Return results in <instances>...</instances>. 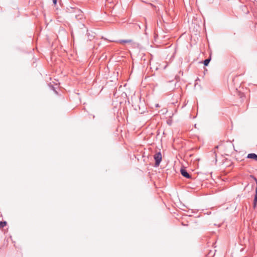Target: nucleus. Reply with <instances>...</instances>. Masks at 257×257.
I'll list each match as a JSON object with an SVG mask.
<instances>
[{
	"label": "nucleus",
	"mask_w": 257,
	"mask_h": 257,
	"mask_svg": "<svg viewBox=\"0 0 257 257\" xmlns=\"http://www.w3.org/2000/svg\"><path fill=\"white\" fill-rule=\"evenodd\" d=\"M154 158L155 160V166H159L162 161V154L160 152L156 153L154 156Z\"/></svg>",
	"instance_id": "f257e3e1"
},
{
	"label": "nucleus",
	"mask_w": 257,
	"mask_h": 257,
	"mask_svg": "<svg viewBox=\"0 0 257 257\" xmlns=\"http://www.w3.org/2000/svg\"><path fill=\"white\" fill-rule=\"evenodd\" d=\"M74 13H75V17L77 20H81L83 18V12L80 10L75 9L74 10Z\"/></svg>",
	"instance_id": "f03ea898"
},
{
	"label": "nucleus",
	"mask_w": 257,
	"mask_h": 257,
	"mask_svg": "<svg viewBox=\"0 0 257 257\" xmlns=\"http://www.w3.org/2000/svg\"><path fill=\"white\" fill-rule=\"evenodd\" d=\"M180 172L181 175L184 177L190 179L191 178V176L187 172V171L185 169H181Z\"/></svg>",
	"instance_id": "7ed1b4c3"
},
{
	"label": "nucleus",
	"mask_w": 257,
	"mask_h": 257,
	"mask_svg": "<svg viewBox=\"0 0 257 257\" xmlns=\"http://www.w3.org/2000/svg\"><path fill=\"white\" fill-rule=\"evenodd\" d=\"M247 158L249 159H253L257 161V155L254 153H250L248 154Z\"/></svg>",
	"instance_id": "20e7f679"
},
{
	"label": "nucleus",
	"mask_w": 257,
	"mask_h": 257,
	"mask_svg": "<svg viewBox=\"0 0 257 257\" xmlns=\"http://www.w3.org/2000/svg\"><path fill=\"white\" fill-rule=\"evenodd\" d=\"M132 42V40L131 39L128 40H120L117 41V42L123 44V43H130Z\"/></svg>",
	"instance_id": "39448f33"
},
{
	"label": "nucleus",
	"mask_w": 257,
	"mask_h": 257,
	"mask_svg": "<svg viewBox=\"0 0 257 257\" xmlns=\"http://www.w3.org/2000/svg\"><path fill=\"white\" fill-rule=\"evenodd\" d=\"M210 60H211L210 58H208V59H205L203 62L204 66H207L208 65L209 62L210 61Z\"/></svg>",
	"instance_id": "423d86ee"
},
{
	"label": "nucleus",
	"mask_w": 257,
	"mask_h": 257,
	"mask_svg": "<svg viewBox=\"0 0 257 257\" xmlns=\"http://www.w3.org/2000/svg\"><path fill=\"white\" fill-rule=\"evenodd\" d=\"M7 223L6 221H0V228H3L6 226Z\"/></svg>",
	"instance_id": "0eeeda50"
},
{
	"label": "nucleus",
	"mask_w": 257,
	"mask_h": 257,
	"mask_svg": "<svg viewBox=\"0 0 257 257\" xmlns=\"http://www.w3.org/2000/svg\"><path fill=\"white\" fill-rule=\"evenodd\" d=\"M256 205H257V198H254L253 203V208H255V207H256Z\"/></svg>",
	"instance_id": "6e6552de"
},
{
	"label": "nucleus",
	"mask_w": 257,
	"mask_h": 257,
	"mask_svg": "<svg viewBox=\"0 0 257 257\" xmlns=\"http://www.w3.org/2000/svg\"><path fill=\"white\" fill-rule=\"evenodd\" d=\"M254 198H257V188L255 189V196H254Z\"/></svg>",
	"instance_id": "1a4fd4ad"
},
{
	"label": "nucleus",
	"mask_w": 257,
	"mask_h": 257,
	"mask_svg": "<svg viewBox=\"0 0 257 257\" xmlns=\"http://www.w3.org/2000/svg\"><path fill=\"white\" fill-rule=\"evenodd\" d=\"M57 0H53V3L54 5H56L57 4Z\"/></svg>",
	"instance_id": "9d476101"
},
{
	"label": "nucleus",
	"mask_w": 257,
	"mask_h": 257,
	"mask_svg": "<svg viewBox=\"0 0 257 257\" xmlns=\"http://www.w3.org/2000/svg\"><path fill=\"white\" fill-rule=\"evenodd\" d=\"M52 89L55 91V92L56 93H57V92L55 90V89H54V87L52 86Z\"/></svg>",
	"instance_id": "9b49d317"
},
{
	"label": "nucleus",
	"mask_w": 257,
	"mask_h": 257,
	"mask_svg": "<svg viewBox=\"0 0 257 257\" xmlns=\"http://www.w3.org/2000/svg\"><path fill=\"white\" fill-rule=\"evenodd\" d=\"M254 180H255V182H256V188H257V179H256V178H254Z\"/></svg>",
	"instance_id": "f8f14e48"
},
{
	"label": "nucleus",
	"mask_w": 257,
	"mask_h": 257,
	"mask_svg": "<svg viewBox=\"0 0 257 257\" xmlns=\"http://www.w3.org/2000/svg\"><path fill=\"white\" fill-rule=\"evenodd\" d=\"M156 107H159V104H157L156 105Z\"/></svg>",
	"instance_id": "ddd939ff"
}]
</instances>
